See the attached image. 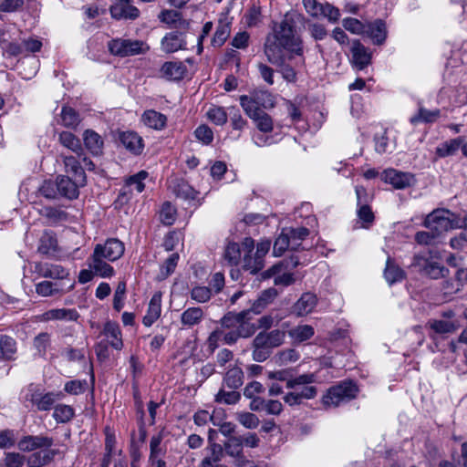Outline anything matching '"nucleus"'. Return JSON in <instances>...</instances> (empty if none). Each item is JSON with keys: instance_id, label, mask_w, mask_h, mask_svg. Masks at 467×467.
<instances>
[{"instance_id": "a878e982", "label": "nucleus", "mask_w": 467, "mask_h": 467, "mask_svg": "<svg viewBox=\"0 0 467 467\" xmlns=\"http://www.w3.org/2000/svg\"><path fill=\"white\" fill-rule=\"evenodd\" d=\"M60 157L63 161L67 172L71 173L76 181H78L81 185H84L86 176L79 161H78L74 156L61 154Z\"/></svg>"}, {"instance_id": "9b49d317", "label": "nucleus", "mask_w": 467, "mask_h": 467, "mask_svg": "<svg viewBox=\"0 0 467 467\" xmlns=\"http://www.w3.org/2000/svg\"><path fill=\"white\" fill-rule=\"evenodd\" d=\"M317 395V387L312 384L299 385L294 389H290L283 396V400L290 407L303 404L305 400H313Z\"/></svg>"}, {"instance_id": "e2e57ef3", "label": "nucleus", "mask_w": 467, "mask_h": 467, "mask_svg": "<svg viewBox=\"0 0 467 467\" xmlns=\"http://www.w3.org/2000/svg\"><path fill=\"white\" fill-rule=\"evenodd\" d=\"M160 219L161 223L166 225H171L175 222L176 209L171 204V202H166L162 204L160 212Z\"/></svg>"}, {"instance_id": "052dcab7", "label": "nucleus", "mask_w": 467, "mask_h": 467, "mask_svg": "<svg viewBox=\"0 0 467 467\" xmlns=\"http://www.w3.org/2000/svg\"><path fill=\"white\" fill-rule=\"evenodd\" d=\"M148 172L145 171H141L137 174L130 176L127 180L126 186L130 188V191L135 190L137 192H143L145 188V184L143 181L147 178Z\"/></svg>"}, {"instance_id": "72a5a7b5", "label": "nucleus", "mask_w": 467, "mask_h": 467, "mask_svg": "<svg viewBox=\"0 0 467 467\" xmlns=\"http://www.w3.org/2000/svg\"><path fill=\"white\" fill-rule=\"evenodd\" d=\"M244 382V372L237 367L234 366L229 368L225 373L223 382V387H227L230 389H237L243 385Z\"/></svg>"}, {"instance_id": "dca6fc26", "label": "nucleus", "mask_w": 467, "mask_h": 467, "mask_svg": "<svg viewBox=\"0 0 467 467\" xmlns=\"http://www.w3.org/2000/svg\"><path fill=\"white\" fill-rule=\"evenodd\" d=\"M317 304V297L315 294L306 292L301 295L297 301L292 306L291 312L296 317H305L312 313Z\"/></svg>"}, {"instance_id": "603ef678", "label": "nucleus", "mask_w": 467, "mask_h": 467, "mask_svg": "<svg viewBox=\"0 0 467 467\" xmlns=\"http://www.w3.org/2000/svg\"><path fill=\"white\" fill-rule=\"evenodd\" d=\"M222 446L228 456L234 457L235 455H239L240 453L244 452L243 437L231 436Z\"/></svg>"}, {"instance_id": "2eb2a0df", "label": "nucleus", "mask_w": 467, "mask_h": 467, "mask_svg": "<svg viewBox=\"0 0 467 467\" xmlns=\"http://www.w3.org/2000/svg\"><path fill=\"white\" fill-rule=\"evenodd\" d=\"M131 0H118L109 8L112 18L116 20H134L140 16L139 9L130 4Z\"/></svg>"}, {"instance_id": "6ab92c4d", "label": "nucleus", "mask_w": 467, "mask_h": 467, "mask_svg": "<svg viewBox=\"0 0 467 467\" xmlns=\"http://www.w3.org/2000/svg\"><path fill=\"white\" fill-rule=\"evenodd\" d=\"M352 63L358 69L362 70L371 63V54L359 40H355L351 47Z\"/></svg>"}, {"instance_id": "4468645a", "label": "nucleus", "mask_w": 467, "mask_h": 467, "mask_svg": "<svg viewBox=\"0 0 467 467\" xmlns=\"http://www.w3.org/2000/svg\"><path fill=\"white\" fill-rule=\"evenodd\" d=\"M54 444L52 437L46 435H26L20 439L17 447L22 451H33L37 449L50 448Z\"/></svg>"}, {"instance_id": "b1692460", "label": "nucleus", "mask_w": 467, "mask_h": 467, "mask_svg": "<svg viewBox=\"0 0 467 467\" xmlns=\"http://www.w3.org/2000/svg\"><path fill=\"white\" fill-rule=\"evenodd\" d=\"M186 73V67L180 61L165 62L161 68V77L169 80H181Z\"/></svg>"}, {"instance_id": "0eeeda50", "label": "nucleus", "mask_w": 467, "mask_h": 467, "mask_svg": "<svg viewBox=\"0 0 467 467\" xmlns=\"http://www.w3.org/2000/svg\"><path fill=\"white\" fill-rule=\"evenodd\" d=\"M108 48L111 55L120 57L145 54L150 49L149 46L141 40L125 38H115L109 41Z\"/></svg>"}, {"instance_id": "a19ab883", "label": "nucleus", "mask_w": 467, "mask_h": 467, "mask_svg": "<svg viewBox=\"0 0 467 467\" xmlns=\"http://www.w3.org/2000/svg\"><path fill=\"white\" fill-rule=\"evenodd\" d=\"M57 242L52 232H44L39 239L38 252L42 254H51L57 251Z\"/></svg>"}, {"instance_id": "c9c22d12", "label": "nucleus", "mask_w": 467, "mask_h": 467, "mask_svg": "<svg viewBox=\"0 0 467 467\" xmlns=\"http://www.w3.org/2000/svg\"><path fill=\"white\" fill-rule=\"evenodd\" d=\"M208 449L209 454L203 458L200 467H215L223 457V448L221 444L211 442Z\"/></svg>"}, {"instance_id": "5701e85b", "label": "nucleus", "mask_w": 467, "mask_h": 467, "mask_svg": "<svg viewBox=\"0 0 467 467\" xmlns=\"http://www.w3.org/2000/svg\"><path fill=\"white\" fill-rule=\"evenodd\" d=\"M277 295L278 292L274 287L262 291L247 311L255 315L262 313L275 299Z\"/></svg>"}, {"instance_id": "4c0bfd02", "label": "nucleus", "mask_w": 467, "mask_h": 467, "mask_svg": "<svg viewBox=\"0 0 467 467\" xmlns=\"http://www.w3.org/2000/svg\"><path fill=\"white\" fill-rule=\"evenodd\" d=\"M463 142L462 137L446 140L436 148V154L441 158L454 155Z\"/></svg>"}, {"instance_id": "39448f33", "label": "nucleus", "mask_w": 467, "mask_h": 467, "mask_svg": "<svg viewBox=\"0 0 467 467\" xmlns=\"http://www.w3.org/2000/svg\"><path fill=\"white\" fill-rule=\"evenodd\" d=\"M250 311L244 310L239 313H228L221 319L223 328H236L239 337L246 338L253 336L257 327L249 322L252 318Z\"/></svg>"}, {"instance_id": "13d9d810", "label": "nucleus", "mask_w": 467, "mask_h": 467, "mask_svg": "<svg viewBox=\"0 0 467 467\" xmlns=\"http://www.w3.org/2000/svg\"><path fill=\"white\" fill-rule=\"evenodd\" d=\"M73 416L74 410L68 405L59 404L54 408L53 417L57 422H67Z\"/></svg>"}, {"instance_id": "338daca9", "label": "nucleus", "mask_w": 467, "mask_h": 467, "mask_svg": "<svg viewBox=\"0 0 467 467\" xmlns=\"http://www.w3.org/2000/svg\"><path fill=\"white\" fill-rule=\"evenodd\" d=\"M358 216L363 223V227L368 228L374 222L375 216L370 208L367 203L358 205Z\"/></svg>"}, {"instance_id": "1a4fd4ad", "label": "nucleus", "mask_w": 467, "mask_h": 467, "mask_svg": "<svg viewBox=\"0 0 467 467\" xmlns=\"http://www.w3.org/2000/svg\"><path fill=\"white\" fill-rule=\"evenodd\" d=\"M411 266L417 268L420 274L431 279L444 277L449 273L445 266L420 254L413 257Z\"/></svg>"}, {"instance_id": "de8ad7c7", "label": "nucleus", "mask_w": 467, "mask_h": 467, "mask_svg": "<svg viewBox=\"0 0 467 467\" xmlns=\"http://www.w3.org/2000/svg\"><path fill=\"white\" fill-rule=\"evenodd\" d=\"M314 328L310 325H299L288 331L289 337L296 342H303L314 336Z\"/></svg>"}, {"instance_id": "f704fd0d", "label": "nucleus", "mask_w": 467, "mask_h": 467, "mask_svg": "<svg viewBox=\"0 0 467 467\" xmlns=\"http://www.w3.org/2000/svg\"><path fill=\"white\" fill-rule=\"evenodd\" d=\"M172 192L179 198L184 200H194L198 192L185 181L176 180L171 185Z\"/></svg>"}, {"instance_id": "f257e3e1", "label": "nucleus", "mask_w": 467, "mask_h": 467, "mask_svg": "<svg viewBox=\"0 0 467 467\" xmlns=\"http://www.w3.org/2000/svg\"><path fill=\"white\" fill-rule=\"evenodd\" d=\"M296 21L292 15L285 14L280 23H275L272 32L265 38L264 51L269 63L280 62V54L284 50L290 52L287 58L290 60L293 55L300 57L296 66L303 65L305 59L303 57V47L301 40L296 35Z\"/></svg>"}, {"instance_id": "9d476101", "label": "nucleus", "mask_w": 467, "mask_h": 467, "mask_svg": "<svg viewBox=\"0 0 467 467\" xmlns=\"http://www.w3.org/2000/svg\"><path fill=\"white\" fill-rule=\"evenodd\" d=\"M269 377L276 380L285 381V388L287 389H294L299 385L313 384L317 379V377L314 373L293 376L291 371L287 369L272 372Z\"/></svg>"}, {"instance_id": "4d7b16f0", "label": "nucleus", "mask_w": 467, "mask_h": 467, "mask_svg": "<svg viewBox=\"0 0 467 467\" xmlns=\"http://www.w3.org/2000/svg\"><path fill=\"white\" fill-rule=\"evenodd\" d=\"M292 242V250H296L303 241L309 234V230L306 227L285 229Z\"/></svg>"}, {"instance_id": "423d86ee", "label": "nucleus", "mask_w": 467, "mask_h": 467, "mask_svg": "<svg viewBox=\"0 0 467 467\" xmlns=\"http://www.w3.org/2000/svg\"><path fill=\"white\" fill-rule=\"evenodd\" d=\"M239 99L244 112L254 116L255 111L274 108L275 104L273 95L263 89L254 90L250 95H242Z\"/></svg>"}, {"instance_id": "7ed1b4c3", "label": "nucleus", "mask_w": 467, "mask_h": 467, "mask_svg": "<svg viewBox=\"0 0 467 467\" xmlns=\"http://www.w3.org/2000/svg\"><path fill=\"white\" fill-rule=\"evenodd\" d=\"M285 329H273L259 332L252 342V356L256 362H264L272 354V350L284 344L285 339Z\"/></svg>"}, {"instance_id": "864d4df0", "label": "nucleus", "mask_w": 467, "mask_h": 467, "mask_svg": "<svg viewBox=\"0 0 467 467\" xmlns=\"http://www.w3.org/2000/svg\"><path fill=\"white\" fill-rule=\"evenodd\" d=\"M280 62L272 64L279 67V72L282 74L285 80L292 83L296 82V71L293 67L286 63V57L284 53L280 54Z\"/></svg>"}, {"instance_id": "37998d69", "label": "nucleus", "mask_w": 467, "mask_h": 467, "mask_svg": "<svg viewBox=\"0 0 467 467\" xmlns=\"http://www.w3.org/2000/svg\"><path fill=\"white\" fill-rule=\"evenodd\" d=\"M430 327L438 334H451L455 332L460 325L455 320L434 319L429 322Z\"/></svg>"}, {"instance_id": "bf43d9fd", "label": "nucleus", "mask_w": 467, "mask_h": 467, "mask_svg": "<svg viewBox=\"0 0 467 467\" xmlns=\"http://www.w3.org/2000/svg\"><path fill=\"white\" fill-rule=\"evenodd\" d=\"M0 350L5 359H11L16 353V341L8 337L2 336L0 338Z\"/></svg>"}, {"instance_id": "f03ea898", "label": "nucleus", "mask_w": 467, "mask_h": 467, "mask_svg": "<svg viewBox=\"0 0 467 467\" xmlns=\"http://www.w3.org/2000/svg\"><path fill=\"white\" fill-rule=\"evenodd\" d=\"M467 224V213L464 214L454 213L447 209H436L430 213L423 225L431 231H434L439 236L452 229L462 228Z\"/></svg>"}, {"instance_id": "6e6d98bb", "label": "nucleus", "mask_w": 467, "mask_h": 467, "mask_svg": "<svg viewBox=\"0 0 467 467\" xmlns=\"http://www.w3.org/2000/svg\"><path fill=\"white\" fill-rule=\"evenodd\" d=\"M179 261V254L174 253L171 254L164 262V264L161 266V271L159 274V279L164 280L166 279L170 275H171L178 264Z\"/></svg>"}, {"instance_id": "412c9836", "label": "nucleus", "mask_w": 467, "mask_h": 467, "mask_svg": "<svg viewBox=\"0 0 467 467\" xmlns=\"http://www.w3.org/2000/svg\"><path fill=\"white\" fill-rule=\"evenodd\" d=\"M120 143L125 147L128 150L135 155H139L142 152L143 150V140L140 136H139L136 132L133 131H123L119 133V136Z\"/></svg>"}, {"instance_id": "6e6552de", "label": "nucleus", "mask_w": 467, "mask_h": 467, "mask_svg": "<svg viewBox=\"0 0 467 467\" xmlns=\"http://www.w3.org/2000/svg\"><path fill=\"white\" fill-rule=\"evenodd\" d=\"M358 387L351 381H343L330 388L323 397V403L327 407H337L341 403L354 399L358 393Z\"/></svg>"}, {"instance_id": "bb28decb", "label": "nucleus", "mask_w": 467, "mask_h": 467, "mask_svg": "<svg viewBox=\"0 0 467 467\" xmlns=\"http://www.w3.org/2000/svg\"><path fill=\"white\" fill-rule=\"evenodd\" d=\"M204 311L202 307L192 306L185 309L181 315V324L183 327L191 328L202 322Z\"/></svg>"}, {"instance_id": "f3484780", "label": "nucleus", "mask_w": 467, "mask_h": 467, "mask_svg": "<svg viewBox=\"0 0 467 467\" xmlns=\"http://www.w3.org/2000/svg\"><path fill=\"white\" fill-rule=\"evenodd\" d=\"M161 50L165 53H174L186 49V36L183 33L173 31L165 35L161 40Z\"/></svg>"}, {"instance_id": "a211bd4d", "label": "nucleus", "mask_w": 467, "mask_h": 467, "mask_svg": "<svg viewBox=\"0 0 467 467\" xmlns=\"http://www.w3.org/2000/svg\"><path fill=\"white\" fill-rule=\"evenodd\" d=\"M98 251H93L92 255L88 259V267L92 269L96 275L106 278L114 275L113 267L106 262Z\"/></svg>"}, {"instance_id": "69168bd1", "label": "nucleus", "mask_w": 467, "mask_h": 467, "mask_svg": "<svg viewBox=\"0 0 467 467\" xmlns=\"http://www.w3.org/2000/svg\"><path fill=\"white\" fill-rule=\"evenodd\" d=\"M212 296V289L207 286H194L191 290V298L198 303H206Z\"/></svg>"}, {"instance_id": "2f4dec72", "label": "nucleus", "mask_w": 467, "mask_h": 467, "mask_svg": "<svg viewBox=\"0 0 467 467\" xmlns=\"http://www.w3.org/2000/svg\"><path fill=\"white\" fill-rule=\"evenodd\" d=\"M142 121L146 126L160 130L166 126L167 118L161 112L149 109L143 113Z\"/></svg>"}, {"instance_id": "c85d7f7f", "label": "nucleus", "mask_w": 467, "mask_h": 467, "mask_svg": "<svg viewBox=\"0 0 467 467\" xmlns=\"http://www.w3.org/2000/svg\"><path fill=\"white\" fill-rule=\"evenodd\" d=\"M38 213L44 217L47 223L57 224L67 220L68 214L60 207L43 206L38 210Z\"/></svg>"}, {"instance_id": "ddd939ff", "label": "nucleus", "mask_w": 467, "mask_h": 467, "mask_svg": "<svg viewBox=\"0 0 467 467\" xmlns=\"http://www.w3.org/2000/svg\"><path fill=\"white\" fill-rule=\"evenodd\" d=\"M62 394L47 392L43 393L39 389L30 390L26 399L36 407L38 410H49Z\"/></svg>"}, {"instance_id": "473e14b6", "label": "nucleus", "mask_w": 467, "mask_h": 467, "mask_svg": "<svg viewBox=\"0 0 467 467\" xmlns=\"http://www.w3.org/2000/svg\"><path fill=\"white\" fill-rule=\"evenodd\" d=\"M59 142L68 150L77 154L78 157L83 155V148L79 139L69 131H62L58 136Z\"/></svg>"}, {"instance_id": "4be33fe9", "label": "nucleus", "mask_w": 467, "mask_h": 467, "mask_svg": "<svg viewBox=\"0 0 467 467\" xmlns=\"http://www.w3.org/2000/svg\"><path fill=\"white\" fill-rule=\"evenodd\" d=\"M383 177L386 182L390 183L397 189L409 187L413 182V176L410 173H404L393 169L384 171Z\"/></svg>"}, {"instance_id": "c03bdc74", "label": "nucleus", "mask_w": 467, "mask_h": 467, "mask_svg": "<svg viewBox=\"0 0 467 467\" xmlns=\"http://www.w3.org/2000/svg\"><path fill=\"white\" fill-rule=\"evenodd\" d=\"M367 33L374 44L381 45L386 39V25L381 20H376L369 24Z\"/></svg>"}, {"instance_id": "a18cd8bd", "label": "nucleus", "mask_w": 467, "mask_h": 467, "mask_svg": "<svg viewBox=\"0 0 467 467\" xmlns=\"http://www.w3.org/2000/svg\"><path fill=\"white\" fill-rule=\"evenodd\" d=\"M384 276L387 282L389 285H392L396 282L403 280L405 278V272L397 265H395L390 258H388L384 271Z\"/></svg>"}, {"instance_id": "680f3d73", "label": "nucleus", "mask_w": 467, "mask_h": 467, "mask_svg": "<svg viewBox=\"0 0 467 467\" xmlns=\"http://www.w3.org/2000/svg\"><path fill=\"white\" fill-rule=\"evenodd\" d=\"M223 387L219 392L215 396V401L219 403L224 404H235L241 398L239 392L235 391V389H232L230 391H225Z\"/></svg>"}, {"instance_id": "8fccbe9b", "label": "nucleus", "mask_w": 467, "mask_h": 467, "mask_svg": "<svg viewBox=\"0 0 467 467\" xmlns=\"http://www.w3.org/2000/svg\"><path fill=\"white\" fill-rule=\"evenodd\" d=\"M242 244L228 243L224 249L223 258L229 265H237L241 261Z\"/></svg>"}, {"instance_id": "f8f14e48", "label": "nucleus", "mask_w": 467, "mask_h": 467, "mask_svg": "<svg viewBox=\"0 0 467 467\" xmlns=\"http://www.w3.org/2000/svg\"><path fill=\"white\" fill-rule=\"evenodd\" d=\"M94 251H98L108 261L114 262L123 255L125 247L124 244L119 239L110 238L103 244H97Z\"/></svg>"}, {"instance_id": "5fc2aeb1", "label": "nucleus", "mask_w": 467, "mask_h": 467, "mask_svg": "<svg viewBox=\"0 0 467 467\" xmlns=\"http://www.w3.org/2000/svg\"><path fill=\"white\" fill-rule=\"evenodd\" d=\"M292 242L286 230L284 229L274 244L273 252L275 256H280L287 249H292Z\"/></svg>"}, {"instance_id": "393cba45", "label": "nucleus", "mask_w": 467, "mask_h": 467, "mask_svg": "<svg viewBox=\"0 0 467 467\" xmlns=\"http://www.w3.org/2000/svg\"><path fill=\"white\" fill-rule=\"evenodd\" d=\"M161 294L155 293L149 303L148 310L143 317V324L150 327L161 316Z\"/></svg>"}, {"instance_id": "09e8293b", "label": "nucleus", "mask_w": 467, "mask_h": 467, "mask_svg": "<svg viewBox=\"0 0 467 467\" xmlns=\"http://www.w3.org/2000/svg\"><path fill=\"white\" fill-rule=\"evenodd\" d=\"M441 111L439 109L429 110L420 108L418 114L412 116L410 119V123L416 125L420 122L432 123L438 119Z\"/></svg>"}, {"instance_id": "aec40b11", "label": "nucleus", "mask_w": 467, "mask_h": 467, "mask_svg": "<svg viewBox=\"0 0 467 467\" xmlns=\"http://www.w3.org/2000/svg\"><path fill=\"white\" fill-rule=\"evenodd\" d=\"M57 185L58 194L67 199H76L78 196V181H73L67 176L59 175L57 178Z\"/></svg>"}, {"instance_id": "7c9ffc66", "label": "nucleus", "mask_w": 467, "mask_h": 467, "mask_svg": "<svg viewBox=\"0 0 467 467\" xmlns=\"http://www.w3.org/2000/svg\"><path fill=\"white\" fill-rule=\"evenodd\" d=\"M103 332L111 347L116 349H121L123 346L121 333L119 326L116 322H107L104 326Z\"/></svg>"}, {"instance_id": "774afa93", "label": "nucleus", "mask_w": 467, "mask_h": 467, "mask_svg": "<svg viewBox=\"0 0 467 467\" xmlns=\"http://www.w3.org/2000/svg\"><path fill=\"white\" fill-rule=\"evenodd\" d=\"M126 295V283L119 282L113 297V307L116 311H120L124 306V299Z\"/></svg>"}, {"instance_id": "c756f323", "label": "nucleus", "mask_w": 467, "mask_h": 467, "mask_svg": "<svg viewBox=\"0 0 467 467\" xmlns=\"http://www.w3.org/2000/svg\"><path fill=\"white\" fill-rule=\"evenodd\" d=\"M83 140L85 147L94 155L102 152L104 141L100 135L92 130H87L83 133Z\"/></svg>"}, {"instance_id": "ea45409f", "label": "nucleus", "mask_w": 467, "mask_h": 467, "mask_svg": "<svg viewBox=\"0 0 467 467\" xmlns=\"http://www.w3.org/2000/svg\"><path fill=\"white\" fill-rule=\"evenodd\" d=\"M251 119L255 122L257 129L265 133L271 132L274 129L272 118L264 110L255 111L254 116L251 113H245Z\"/></svg>"}, {"instance_id": "0e129e2a", "label": "nucleus", "mask_w": 467, "mask_h": 467, "mask_svg": "<svg viewBox=\"0 0 467 467\" xmlns=\"http://www.w3.org/2000/svg\"><path fill=\"white\" fill-rule=\"evenodd\" d=\"M236 420L246 429H255L260 423L259 418L251 412H239Z\"/></svg>"}, {"instance_id": "20e7f679", "label": "nucleus", "mask_w": 467, "mask_h": 467, "mask_svg": "<svg viewBox=\"0 0 467 467\" xmlns=\"http://www.w3.org/2000/svg\"><path fill=\"white\" fill-rule=\"evenodd\" d=\"M271 242L262 240L257 243L254 251V241L251 237H245L242 241V251L244 252L243 268L250 274H256L265 266V257L269 252Z\"/></svg>"}, {"instance_id": "3c124183", "label": "nucleus", "mask_w": 467, "mask_h": 467, "mask_svg": "<svg viewBox=\"0 0 467 467\" xmlns=\"http://www.w3.org/2000/svg\"><path fill=\"white\" fill-rule=\"evenodd\" d=\"M61 123L69 129H76L80 123L78 113L70 107H63L61 110Z\"/></svg>"}, {"instance_id": "79ce46f5", "label": "nucleus", "mask_w": 467, "mask_h": 467, "mask_svg": "<svg viewBox=\"0 0 467 467\" xmlns=\"http://www.w3.org/2000/svg\"><path fill=\"white\" fill-rule=\"evenodd\" d=\"M231 33V23L226 19L219 20L215 33L212 39V45L213 47H221L227 40Z\"/></svg>"}, {"instance_id": "cd10ccee", "label": "nucleus", "mask_w": 467, "mask_h": 467, "mask_svg": "<svg viewBox=\"0 0 467 467\" xmlns=\"http://www.w3.org/2000/svg\"><path fill=\"white\" fill-rule=\"evenodd\" d=\"M73 288V284L69 285L67 288H64L57 283L50 281H42L36 285V292L40 296H53L57 294H65Z\"/></svg>"}, {"instance_id": "49530a36", "label": "nucleus", "mask_w": 467, "mask_h": 467, "mask_svg": "<svg viewBox=\"0 0 467 467\" xmlns=\"http://www.w3.org/2000/svg\"><path fill=\"white\" fill-rule=\"evenodd\" d=\"M299 265V261L297 257L291 256L289 259H285L272 267L265 271L262 275L264 278H269L276 274L281 273L284 269H288L289 267H296Z\"/></svg>"}, {"instance_id": "e433bc0d", "label": "nucleus", "mask_w": 467, "mask_h": 467, "mask_svg": "<svg viewBox=\"0 0 467 467\" xmlns=\"http://www.w3.org/2000/svg\"><path fill=\"white\" fill-rule=\"evenodd\" d=\"M79 317L76 309L57 308L47 311L44 314L46 320H67L76 321Z\"/></svg>"}, {"instance_id": "58836bf2", "label": "nucleus", "mask_w": 467, "mask_h": 467, "mask_svg": "<svg viewBox=\"0 0 467 467\" xmlns=\"http://www.w3.org/2000/svg\"><path fill=\"white\" fill-rule=\"evenodd\" d=\"M54 461V451L46 450L32 453L26 460L28 467H44Z\"/></svg>"}]
</instances>
